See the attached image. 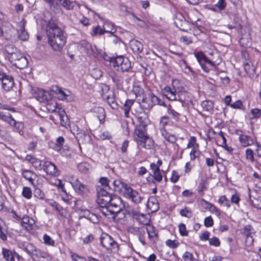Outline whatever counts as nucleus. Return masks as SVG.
Instances as JSON below:
<instances>
[{"instance_id": "nucleus-33", "label": "nucleus", "mask_w": 261, "mask_h": 261, "mask_svg": "<svg viewBox=\"0 0 261 261\" xmlns=\"http://www.w3.org/2000/svg\"><path fill=\"white\" fill-rule=\"evenodd\" d=\"M147 206L152 209V211H155L159 208L157 199L154 197L149 198L147 202Z\"/></svg>"}, {"instance_id": "nucleus-46", "label": "nucleus", "mask_w": 261, "mask_h": 261, "mask_svg": "<svg viewBox=\"0 0 261 261\" xmlns=\"http://www.w3.org/2000/svg\"><path fill=\"white\" fill-rule=\"evenodd\" d=\"M218 202L220 204L226 206L227 208L230 207V201L225 195L221 196L219 198Z\"/></svg>"}, {"instance_id": "nucleus-56", "label": "nucleus", "mask_w": 261, "mask_h": 261, "mask_svg": "<svg viewBox=\"0 0 261 261\" xmlns=\"http://www.w3.org/2000/svg\"><path fill=\"white\" fill-rule=\"evenodd\" d=\"M5 50L8 54V56H10L15 53L18 49L13 45L10 44L6 46Z\"/></svg>"}, {"instance_id": "nucleus-48", "label": "nucleus", "mask_w": 261, "mask_h": 261, "mask_svg": "<svg viewBox=\"0 0 261 261\" xmlns=\"http://www.w3.org/2000/svg\"><path fill=\"white\" fill-rule=\"evenodd\" d=\"M179 213L181 216L189 218L192 216V211L187 207H185L184 208L181 210Z\"/></svg>"}, {"instance_id": "nucleus-15", "label": "nucleus", "mask_w": 261, "mask_h": 261, "mask_svg": "<svg viewBox=\"0 0 261 261\" xmlns=\"http://www.w3.org/2000/svg\"><path fill=\"white\" fill-rule=\"evenodd\" d=\"M31 93L34 97L41 102H47L49 98L48 93L41 89H32Z\"/></svg>"}, {"instance_id": "nucleus-37", "label": "nucleus", "mask_w": 261, "mask_h": 261, "mask_svg": "<svg viewBox=\"0 0 261 261\" xmlns=\"http://www.w3.org/2000/svg\"><path fill=\"white\" fill-rule=\"evenodd\" d=\"M36 257L37 258H40L42 259H49V256L48 253L43 252L39 249H36L34 252L32 257L33 258Z\"/></svg>"}, {"instance_id": "nucleus-17", "label": "nucleus", "mask_w": 261, "mask_h": 261, "mask_svg": "<svg viewBox=\"0 0 261 261\" xmlns=\"http://www.w3.org/2000/svg\"><path fill=\"white\" fill-rule=\"evenodd\" d=\"M136 117L139 123L136 127L146 128L149 122L147 114L144 112H141L138 113Z\"/></svg>"}, {"instance_id": "nucleus-11", "label": "nucleus", "mask_w": 261, "mask_h": 261, "mask_svg": "<svg viewBox=\"0 0 261 261\" xmlns=\"http://www.w3.org/2000/svg\"><path fill=\"white\" fill-rule=\"evenodd\" d=\"M93 33L92 36H96L97 35H102L105 33H109L113 35L116 31L114 24L110 22H106L104 23L103 29H101L99 25L94 27L93 28Z\"/></svg>"}, {"instance_id": "nucleus-53", "label": "nucleus", "mask_w": 261, "mask_h": 261, "mask_svg": "<svg viewBox=\"0 0 261 261\" xmlns=\"http://www.w3.org/2000/svg\"><path fill=\"white\" fill-rule=\"evenodd\" d=\"M246 158L251 162L254 161L253 150L250 148H247L245 151Z\"/></svg>"}, {"instance_id": "nucleus-57", "label": "nucleus", "mask_w": 261, "mask_h": 261, "mask_svg": "<svg viewBox=\"0 0 261 261\" xmlns=\"http://www.w3.org/2000/svg\"><path fill=\"white\" fill-rule=\"evenodd\" d=\"M166 244L169 247L174 249L178 247L179 243L176 240H167L166 242Z\"/></svg>"}, {"instance_id": "nucleus-28", "label": "nucleus", "mask_w": 261, "mask_h": 261, "mask_svg": "<svg viewBox=\"0 0 261 261\" xmlns=\"http://www.w3.org/2000/svg\"><path fill=\"white\" fill-rule=\"evenodd\" d=\"M80 49L81 51L85 52L88 55H91L93 53V49L91 45L85 40H82L81 41Z\"/></svg>"}, {"instance_id": "nucleus-44", "label": "nucleus", "mask_w": 261, "mask_h": 261, "mask_svg": "<svg viewBox=\"0 0 261 261\" xmlns=\"http://www.w3.org/2000/svg\"><path fill=\"white\" fill-rule=\"evenodd\" d=\"M60 4L67 10H71L73 8L72 2L70 0H58Z\"/></svg>"}, {"instance_id": "nucleus-9", "label": "nucleus", "mask_w": 261, "mask_h": 261, "mask_svg": "<svg viewBox=\"0 0 261 261\" xmlns=\"http://www.w3.org/2000/svg\"><path fill=\"white\" fill-rule=\"evenodd\" d=\"M127 199L131 200L133 202L138 204L142 202L143 197L141 194L137 190H134L128 186L123 194Z\"/></svg>"}, {"instance_id": "nucleus-23", "label": "nucleus", "mask_w": 261, "mask_h": 261, "mask_svg": "<svg viewBox=\"0 0 261 261\" xmlns=\"http://www.w3.org/2000/svg\"><path fill=\"white\" fill-rule=\"evenodd\" d=\"M129 46L134 53L139 54L142 52L143 46L142 44L139 41L132 39L129 42Z\"/></svg>"}, {"instance_id": "nucleus-32", "label": "nucleus", "mask_w": 261, "mask_h": 261, "mask_svg": "<svg viewBox=\"0 0 261 261\" xmlns=\"http://www.w3.org/2000/svg\"><path fill=\"white\" fill-rule=\"evenodd\" d=\"M33 219H30L28 216L23 217L21 222V226L25 229L29 230L31 228Z\"/></svg>"}, {"instance_id": "nucleus-4", "label": "nucleus", "mask_w": 261, "mask_h": 261, "mask_svg": "<svg viewBox=\"0 0 261 261\" xmlns=\"http://www.w3.org/2000/svg\"><path fill=\"white\" fill-rule=\"evenodd\" d=\"M195 56L203 70L206 72H209L213 68L216 69L217 65L219 64V63L216 64L215 62L209 60L202 52L196 53Z\"/></svg>"}, {"instance_id": "nucleus-22", "label": "nucleus", "mask_w": 261, "mask_h": 261, "mask_svg": "<svg viewBox=\"0 0 261 261\" xmlns=\"http://www.w3.org/2000/svg\"><path fill=\"white\" fill-rule=\"evenodd\" d=\"M242 233L246 236V240L247 243L249 244H252L253 239L252 234L254 232V229L250 225H247L244 227L242 230Z\"/></svg>"}, {"instance_id": "nucleus-31", "label": "nucleus", "mask_w": 261, "mask_h": 261, "mask_svg": "<svg viewBox=\"0 0 261 261\" xmlns=\"http://www.w3.org/2000/svg\"><path fill=\"white\" fill-rule=\"evenodd\" d=\"M28 61L24 56H22L17 62L13 64L19 69H23L28 66Z\"/></svg>"}, {"instance_id": "nucleus-45", "label": "nucleus", "mask_w": 261, "mask_h": 261, "mask_svg": "<svg viewBox=\"0 0 261 261\" xmlns=\"http://www.w3.org/2000/svg\"><path fill=\"white\" fill-rule=\"evenodd\" d=\"M22 195L28 199H31L32 196V192L31 188L28 187H24L22 191Z\"/></svg>"}, {"instance_id": "nucleus-36", "label": "nucleus", "mask_w": 261, "mask_h": 261, "mask_svg": "<svg viewBox=\"0 0 261 261\" xmlns=\"http://www.w3.org/2000/svg\"><path fill=\"white\" fill-rule=\"evenodd\" d=\"M22 246L24 250L32 256L36 249L33 245L31 243L24 242L22 244Z\"/></svg>"}, {"instance_id": "nucleus-35", "label": "nucleus", "mask_w": 261, "mask_h": 261, "mask_svg": "<svg viewBox=\"0 0 261 261\" xmlns=\"http://www.w3.org/2000/svg\"><path fill=\"white\" fill-rule=\"evenodd\" d=\"M64 141L65 140L63 137H58L56 141L54 146L53 147L54 149L58 152H60L62 149V146Z\"/></svg>"}, {"instance_id": "nucleus-5", "label": "nucleus", "mask_w": 261, "mask_h": 261, "mask_svg": "<svg viewBox=\"0 0 261 261\" xmlns=\"http://www.w3.org/2000/svg\"><path fill=\"white\" fill-rule=\"evenodd\" d=\"M146 128L136 127L135 129V139L137 144L142 147L148 149L150 148V145L146 144L149 140V137L146 133Z\"/></svg>"}, {"instance_id": "nucleus-14", "label": "nucleus", "mask_w": 261, "mask_h": 261, "mask_svg": "<svg viewBox=\"0 0 261 261\" xmlns=\"http://www.w3.org/2000/svg\"><path fill=\"white\" fill-rule=\"evenodd\" d=\"M52 91L57 95L58 98L60 100H66L67 101H71L73 100V96L69 91H65L58 86L53 87Z\"/></svg>"}, {"instance_id": "nucleus-58", "label": "nucleus", "mask_w": 261, "mask_h": 261, "mask_svg": "<svg viewBox=\"0 0 261 261\" xmlns=\"http://www.w3.org/2000/svg\"><path fill=\"white\" fill-rule=\"evenodd\" d=\"M22 176L24 178H28L31 176L36 177L37 175L33 172L29 170H22Z\"/></svg>"}, {"instance_id": "nucleus-25", "label": "nucleus", "mask_w": 261, "mask_h": 261, "mask_svg": "<svg viewBox=\"0 0 261 261\" xmlns=\"http://www.w3.org/2000/svg\"><path fill=\"white\" fill-rule=\"evenodd\" d=\"M239 141L243 147L250 146L254 143V140L251 137L244 134L239 135Z\"/></svg>"}, {"instance_id": "nucleus-20", "label": "nucleus", "mask_w": 261, "mask_h": 261, "mask_svg": "<svg viewBox=\"0 0 261 261\" xmlns=\"http://www.w3.org/2000/svg\"><path fill=\"white\" fill-rule=\"evenodd\" d=\"M25 21L22 19L19 23V33L18 34V39L25 41L28 40L29 36L25 30Z\"/></svg>"}, {"instance_id": "nucleus-54", "label": "nucleus", "mask_w": 261, "mask_h": 261, "mask_svg": "<svg viewBox=\"0 0 261 261\" xmlns=\"http://www.w3.org/2000/svg\"><path fill=\"white\" fill-rule=\"evenodd\" d=\"M183 259L185 261H197V259L195 258L192 253L186 251L182 256Z\"/></svg>"}, {"instance_id": "nucleus-12", "label": "nucleus", "mask_w": 261, "mask_h": 261, "mask_svg": "<svg viewBox=\"0 0 261 261\" xmlns=\"http://www.w3.org/2000/svg\"><path fill=\"white\" fill-rule=\"evenodd\" d=\"M136 97L138 102L143 109L148 110L152 109L150 95L149 94L148 97H146L144 94L143 89L139 90L138 95H136Z\"/></svg>"}, {"instance_id": "nucleus-49", "label": "nucleus", "mask_w": 261, "mask_h": 261, "mask_svg": "<svg viewBox=\"0 0 261 261\" xmlns=\"http://www.w3.org/2000/svg\"><path fill=\"white\" fill-rule=\"evenodd\" d=\"M89 164L86 163H81L77 165V169L80 172L86 173L89 170Z\"/></svg>"}, {"instance_id": "nucleus-1", "label": "nucleus", "mask_w": 261, "mask_h": 261, "mask_svg": "<svg viewBox=\"0 0 261 261\" xmlns=\"http://www.w3.org/2000/svg\"><path fill=\"white\" fill-rule=\"evenodd\" d=\"M101 184L97 188V210L108 218L115 219L116 216L123 211L125 207L120 197L111 193V187L110 180L106 177H101Z\"/></svg>"}, {"instance_id": "nucleus-55", "label": "nucleus", "mask_w": 261, "mask_h": 261, "mask_svg": "<svg viewBox=\"0 0 261 261\" xmlns=\"http://www.w3.org/2000/svg\"><path fill=\"white\" fill-rule=\"evenodd\" d=\"M44 243L47 245L55 246V241L53 240L49 236L45 234L43 236Z\"/></svg>"}, {"instance_id": "nucleus-13", "label": "nucleus", "mask_w": 261, "mask_h": 261, "mask_svg": "<svg viewBox=\"0 0 261 261\" xmlns=\"http://www.w3.org/2000/svg\"><path fill=\"white\" fill-rule=\"evenodd\" d=\"M0 81H1L2 88L6 91H10L14 85L13 78L12 76L0 70Z\"/></svg>"}, {"instance_id": "nucleus-43", "label": "nucleus", "mask_w": 261, "mask_h": 261, "mask_svg": "<svg viewBox=\"0 0 261 261\" xmlns=\"http://www.w3.org/2000/svg\"><path fill=\"white\" fill-rule=\"evenodd\" d=\"M166 107L167 108V112L168 114L171 115L172 118L175 121H178L179 119V114L172 109L170 105H169Z\"/></svg>"}, {"instance_id": "nucleus-8", "label": "nucleus", "mask_w": 261, "mask_h": 261, "mask_svg": "<svg viewBox=\"0 0 261 261\" xmlns=\"http://www.w3.org/2000/svg\"><path fill=\"white\" fill-rule=\"evenodd\" d=\"M113 64L117 71L122 72L127 71L131 67L129 60L123 56L117 57L113 62Z\"/></svg>"}, {"instance_id": "nucleus-59", "label": "nucleus", "mask_w": 261, "mask_h": 261, "mask_svg": "<svg viewBox=\"0 0 261 261\" xmlns=\"http://www.w3.org/2000/svg\"><path fill=\"white\" fill-rule=\"evenodd\" d=\"M196 147H198V144L196 143V138L195 137L192 136L190 138L189 143L187 145V147H193L196 148Z\"/></svg>"}, {"instance_id": "nucleus-34", "label": "nucleus", "mask_w": 261, "mask_h": 261, "mask_svg": "<svg viewBox=\"0 0 261 261\" xmlns=\"http://www.w3.org/2000/svg\"><path fill=\"white\" fill-rule=\"evenodd\" d=\"M240 44L244 47H248L251 46V38L248 35L242 36L240 39Z\"/></svg>"}, {"instance_id": "nucleus-30", "label": "nucleus", "mask_w": 261, "mask_h": 261, "mask_svg": "<svg viewBox=\"0 0 261 261\" xmlns=\"http://www.w3.org/2000/svg\"><path fill=\"white\" fill-rule=\"evenodd\" d=\"M150 99H151V102L152 103V108L153 106L158 105L159 106H163L164 107H166L167 105H166V103L165 101L160 98L159 97L155 95L153 93H149Z\"/></svg>"}, {"instance_id": "nucleus-47", "label": "nucleus", "mask_w": 261, "mask_h": 261, "mask_svg": "<svg viewBox=\"0 0 261 261\" xmlns=\"http://www.w3.org/2000/svg\"><path fill=\"white\" fill-rule=\"evenodd\" d=\"M187 95V93L185 91H178L175 100H178L181 103H184L186 101Z\"/></svg>"}, {"instance_id": "nucleus-52", "label": "nucleus", "mask_w": 261, "mask_h": 261, "mask_svg": "<svg viewBox=\"0 0 261 261\" xmlns=\"http://www.w3.org/2000/svg\"><path fill=\"white\" fill-rule=\"evenodd\" d=\"M47 202L49 205L55 208V210L59 212L63 210L62 207L60 205L53 200H48Z\"/></svg>"}, {"instance_id": "nucleus-3", "label": "nucleus", "mask_w": 261, "mask_h": 261, "mask_svg": "<svg viewBox=\"0 0 261 261\" xmlns=\"http://www.w3.org/2000/svg\"><path fill=\"white\" fill-rule=\"evenodd\" d=\"M47 110L53 113L60 120V124L62 126L66 127L69 124V118L66 114L65 110L62 108L57 102L55 101L47 103Z\"/></svg>"}, {"instance_id": "nucleus-61", "label": "nucleus", "mask_w": 261, "mask_h": 261, "mask_svg": "<svg viewBox=\"0 0 261 261\" xmlns=\"http://www.w3.org/2000/svg\"><path fill=\"white\" fill-rule=\"evenodd\" d=\"M226 6V4L225 0H219L217 4H215V7L221 11L224 10Z\"/></svg>"}, {"instance_id": "nucleus-29", "label": "nucleus", "mask_w": 261, "mask_h": 261, "mask_svg": "<svg viewBox=\"0 0 261 261\" xmlns=\"http://www.w3.org/2000/svg\"><path fill=\"white\" fill-rule=\"evenodd\" d=\"M169 121V117L166 116H162L160 118L159 127L162 135L167 132L166 126L168 125Z\"/></svg>"}, {"instance_id": "nucleus-50", "label": "nucleus", "mask_w": 261, "mask_h": 261, "mask_svg": "<svg viewBox=\"0 0 261 261\" xmlns=\"http://www.w3.org/2000/svg\"><path fill=\"white\" fill-rule=\"evenodd\" d=\"M164 138L169 142L174 143L176 142L177 139L173 135H170L167 132L162 135Z\"/></svg>"}, {"instance_id": "nucleus-62", "label": "nucleus", "mask_w": 261, "mask_h": 261, "mask_svg": "<svg viewBox=\"0 0 261 261\" xmlns=\"http://www.w3.org/2000/svg\"><path fill=\"white\" fill-rule=\"evenodd\" d=\"M34 194L36 197L40 199H43L45 196L44 193L39 188H36Z\"/></svg>"}, {"instance_id": "nucleus-6", "label": "nucleus", "mask_w": 261, "mask_h": 261, "mask_svg": "<svg viewBox=\"0 0 261 261\" xmlns=\"http://www.w3.org/2000/svg\"><path fill=\"white\" fill-rule=\"evenodd\" d=\"M71 131L77 140L80 148L81 144H86L90 143L91 141L90 136L86 134L84 130L80 129L76 125H73L71 127Z\"/></svg>"}, {"instance_id": "nucleus-10", "label": "nucleus", "mask_w": 261, "mask_h": 261, "mask_svg": "<svg viewBox=\"0 0 261 261\" xmlns=\"http://www.w3.org/2000/svg\"><path fill=\"white\" fill-rule=\"evenodd\" d=\"M100 241L102 246L107 250H115L118 248L117 242L107 233H102L100 238Z\"/></svg>"}, {"instance_id": "nucleus-63", "label": "nucleus", "mask_w": 261, "mask_h": 261, "mask_svg": "<svg viewBox=\"0 0 261 261\" xmlns=\"http://www.w3.org/2000/svg\"><path fill=\"white\" fill-rule=\"evenodd\" d=\"M180 234L182 236H187L188 232L186 230V225L183 223H180L178 226Z\"/></svg>"}, {"instance_id": "nucleus-19", "label": "nucleus", "mask_w": 261, "mask_h": 261, "mask_svg": "<svg viewBox=\"0 0 261 261\" xmlns=\"http://www.w3.org/2000/svg\"><path fill=\"white\" fill-rule=\"evenodd\" d=\"M112 184L113 189L111 188V193L115 191L123 194L124 191H125V189L128 187L126 184L122 182L119 179L114 180Z\"/></svg>"}, {"instance_id": "nucleus-41", "label": "nucleus", "mask_w": 261, "mask_h": 261, "mask_svg": "<svg viewBox=\"0 0 261 261\" xmlns=\"http://www.w3.org/2000/svg\"><path fill=\"white\" fill-rule=\"evenodd\" d=\"M22 56H23V55L18 50L13 54L8 56V57L11 62L14 64L15 62H17Z\"/></svg>"}, {"instance_id": "nucleus-24", "label": "nucleus", "mask_w": 261, "mask_h": 261, "mask_svg": "<svg viewBox=\"0 0 261 261\" xmlns=\"http://www.w3.org/2000/svg\"><path fill=\"white\" fill-rule=\"evenodd\" d=\"M244 70L250 77H253L255 73V68L251 61L248 60L244 63Z\"/></svg>"}, {"instance_id": "nucleus-18", "label": "nucleus", "mask_w": 261, "mask_h": 261, "mask_svg": "<svg viewBox=\"0 0 261 261\" xmlns=\"http://www.w3.org/2000/svg\"><path fill=\"white\" fill-rule=\"evenodd\" d=\"M19 31L14 28H12L6 31L4 36L6 40L11 42H16L18 40V34Z\"/></svg>"}, {"instance_id": "nucleus-7", "label": "nucleus", "mask_w": 261, "mask_h": 261, "mask_svg": "<svg viewBox=\"0 0 261 261\" xmlns=\"http://www.w3.org/2000/svg\"><path fill=\"white\" fill-rule=\"evenodd\" d=\"M70 182L75 192L79 195L85 196L90 193L89 187L82 183L77 178H74L73 176L71 177Z\"/></svg>"}, {"instance_id": "nucleus-26", "label": "nucleus", "mask_w": 261, "mask_h": 261, "mask_svg": "<svg viewBox=\"0 0 261 261\" xmlns=\"http://www.w3.org/2000/svg\"><path fill=\"white\" fill-rule=\"evenodd\" d=\"M106 99L108 104L112 109L115 110H118L119 105L115 100L114 94H109L107 96Z\"/></svg>"}, {"instance_id": "nucleus-64", "label": "nucleus", "mask_w": 261, "mask_h": 261, "mask_svg": "<svg viewBox=\"0 0 261 261\" xmlns=\"http://www.w3.org/2000/svg\"><path fill=\"white\" fill-rule=\"evenodd\" d=\"M208 210L213 214H215L217 216H219L220 215L221 212L219 209H218L215 205H214L213 204H212L210 205V206L208 208Z\"/></svg>"}, {"instance_id": "nucleus-60", "label": "nucleus", "mask_w": 261, "mask_h": 261, "mask_svg": "<svg viewBox=\"0 0 261 261\" xmlns=\"http://www.w3.org/2000/svg\"><path fill=\"white\" fill-rule=\"evenodd\" d=\"M240 201V195L238 193H235L234 194H232L230 197V201L232 203H234L237 205L239 204V202Z\"/></svg>"}, {"instance_id": "nucleus-39", "label": "nucleus", "mask_w": 261, "mask_h": 261, "mask_svg": "<svg viewBox=\"0 0 261 261\" xmlns=\"http://www.w3.org/2000/svg\"><path fill=\"white\" fill-rule=\"evenodd\" d=\"M134 102V100L132 99H127L126 100L124 105V115L126 117H129V113Z\"/></svg>"}, {"instance_id": "nucleus-16", "label": "nucleus", "mask_w": 261, "mask_h": 261, "mask_svg": "<svg viewBox=\"0 0 261 261\" xmlns=\"http://www.w3.org/2000/svg\"><path fill=\"white\" fill-rule=\"evenodd\" d=\"M43 170L49 175L53 176H57L59 174L58 170L56 166L49 161L43 162Z\"/></svg>"}, {"instance_id": "nucleus-2", "label": "nucleus", "mask_w": 261, "mask_h": 261, "mask_svg": "<svg viewBox=\"0 0 261 261\" xmlns=\"http://www.w3.org/2000/svg\"><path fill=\"white\" fill-rule=\"evenodd\" d=\"M48 42L52 49L57 51H61L66 42V37L54 20H50L46 27Z\"/></svg>"}, {"instance_id": "nucleus-21", "label": "nucleus", "mask_w": 261, "mask_h": 261, "mask_svg": "<svg viewBox=\"0 0 261 261\" xmlns=\"http://www.w3.org/2000/svg\"><path fill=\"white\" fill-rule=\"evenodd\" d=\"M26 160L31 163L33 166L38 170H41L43 168V164L42 165V161L36 159L32 155L28 154L25 157Z\"/></svg>"}, {"instance_id": "nucleus-27", "label": "nucleus", "mask_w": 261, "mask_h": 261, "mask_svg": "<svg viewBox=\"0 0 261 261\" xmlns=\"http://www.w3.org/2000/svg\"><path fill=\"white\" fill-rule=\"evenodd\" d=\"M208 185V182L207 179L203 178L201 179L197 189L198 193L201 196L204 195V191L207 190Z\"/></svg>"}, {"instance_id": "nucleus-38", "label": "nucleus", "mask_w": 261, "mask_h": 261, "mask_svg": "<svg viewBox=\"0 0 261 261\" xmlns=\"http://www.w3.org/2000/svg\"><path fill=\"white\" fill-rule=\"evenodd\" d=\"M2 254L4 258L7 261H14V255L10 250L6 248H3Z\"/></svg>"}, {"instance_id": "nucleus-51", "label": "nucleus", "mask_w": 261, "mask_h": 261, "mask_svg": "<svg viewBox=\"0 0 261 261\" xmlns=\"http://www.w3.org/2000/svg\"><path fill=\"white\" fill-rule=\"evenodd\" d=\"M140 232H138L137 235L139 236V240L140 242L142 243L143 245H145L146 243L145 241V229L144 227L142 228L140 230Z\"/></svg>"}, {"instance_id": "nucleus-42", "label": "nucleus", "mask_w": 261, "mask_h": 261, "mask_svg": "<svg viewBox=\"0 0 261 261\" xmlns=\"http://www.w3.org/2000/svg\"><path fill=\"white\" fill-rule=\"evenodd\" d=\"M201 107L203 110L209 112L213 109V102L211 100H204L201 102Z\"/></svg>"}, {"instance_id": "nucleus-40", "label": "nucleus", "mask_w": 261, "mask_h": 261, "mask_svg": "<svg viewBox=\"0 0 261 261\" xmlns=\"http://www.w3.org/2000/svg\"><path fill=\"white\" fill-rule=\"evenodd\" d=\"M145 231L147 232L148 237L150 239H153L157 236L155 228L152 225H148L147 227H144Z\"/></svg>"}]
</instances>
